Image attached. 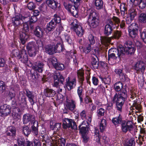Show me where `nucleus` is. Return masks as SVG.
<instances>
[{"mask_svg": "<svg viewBox=\"0 0 146 146\" xmlns=\"http://www.w3.org/2000/svg\"><path fill=\"white\" fill-rule=\"evenodd\" d=\"M125 120H122L121 116L120 114L117 117H113L112 119V123L115 126H118L119 124H121Z\"/></svg>", "mask_w": 146, "mask_h": 146, "instance_id": "24", "label": "nucleus"}, {"mask_svg": "<svg viewBox=\"0 0 146 146\" xmlns=\"http://www.w3.org/2000/svg\"><path fill=\"white\" fill-rule=\"evenodd\" d=\"M133 106L134 109H136L138 111L140 110L141 109V106L140 104H137L136 102L133 103Z\"/></svg>", "mask_w": 146, "mask_h": 146, "instance_id": "61", "label": "nucleus"}, {"mask_svg": "<svg viewBox=\"0 0 146 146\" xmlns=\"http://www.w3.org/2000/svg\"><path fill=\"white\" fill-rule=\"evenodd\" d=\"M55 94V91L51 89L46 88L44 90V94L46 97H52Z\"/></svg>", "mask_w": 146, "mask_h": 146, "instance_id": "27", "label": "nucleus"}, {"mask_svg": "<svg viewBox=\"0 0 146 146\" xmlns=\"http://www.w3.org/2000/svg\"><path fill=\"white\" fill-rule=\"evenodd\" d=\"M54 82L53 86L56 87H58L59 81L61 84H63L64 81V78L63 76L59 72L56 73L54 75Z\"/></svg>", "mask_w": 146, "mask_h": 146, "instance_id": "15", "label": "nucleus"}, {"mask_svg": "<svg viewBox=\"0 0 146 146\" xmlns=\"http://www.w3.org/2000/svg\"><path fill=\"white\" fill-rule=\"evenodd\" d=\"M54 18L52 20H53L55 24L59 23L61 21V19L59 16H58L56 14H55L54 15Z\"/></svg>", "mask_w": 146, "mask_h": 146, "instance_id": "50", "label": "nucleus"}, {"mask_svg": "<svg viewBox=\"0 0 146 146\" xmlns=\"http://www.w3.org/2000/svg\"><path fill=\"white\" fill-rule=\"evenodd\" d=\"M123 87V85L122 83L120 82H116L114 85V87L115 90L117 92H118L120 91V92L123 89H125L126 90V89L125 88H122Z\"/></svg>", "mask_w": 146, "mask_h": 146, "instance_id": "37", "label": "nucleus"}, {"mask_svg": "<svg viewBox=\"0 0 146 146\" xmlns=\"http://www.w3.org/2000/svg\"><path fill=\"white\" fill-rule=\"evenodd\" d=\"M113 25V24L111 19H109L107 21L106 25L105 26L104 31L105 35L108 36L111 34Z\"/></svg>", "mask_w": 146, "mask_h": 146, "instance_id": "14", "label": "nucleus"}, {"mask_svg": "<svg viewBox=\"0 0 146 146\" xmlns=\"http://www.w3.org/2000/svg\"><path fill=\"white\" fill-rule=\"evenodd\" d=\"M46 3L49 7L53 9H56L58 5V3L54 0H47Z\"/></svg>", "mask_w": 146, "mask_h": 146, "instance_id": "28", "label": "nucleus"}, {"mask_svg": "<svg viewBox=\"0 0 146 146\" xmlns=\"http://www.w3.org/2000/svg\"><path fill=\"white\" fill-rule=\"evenodd\" d=\"M23 123L27 124L29 122L34 121V118L32 115L29 113H27L23 115Z\"/></svg>", "mask_w": 146, "mask_h": 146, "instance_id": "23", "label": "nucleus"}, {"mask_svg": "<svg viewBox=\"0 0 146 146\" xmlns=\"http://www.w3.org/2000/svg\"><path fill=\"white\" fill-rule=\"evenodd\" d=\"M125 48L123 46L122 47V48L124 49L123 55L125 53L128 54H132L134 53L135 50V48H134V45L132 44L131 42L129 41L127 42L125 44Z\"/></svg>", "mask_w": 146, "mask_h": 146, "instance_id": "7", "label": "nucleus"}, {"mask_svg": "<svg viewBox=\"0 0 146 146\" xmlns=\"http://www.w3.org/2000/svg\"><path fill=\"white\" fill-rule=\"evenodd\" d=\"M92 49L91 45L88 44H86L85 47L83 48V50L84 52L87 54L90 52Z\"/></svg>", "mask_w": 146, "mask_h": 146, "instance_id": "39", "label": "nucleus"}, {"mask_svg": "<svg viewBox=\"0 0 146 146\" xmlns=\"http://www.w3.org/2000/svg\"><path fill=\"white\" fill-rule=\"evenodd\" d=\"M5 89V84L3 81L0 82V93L3 92Z\"/></svg>", "mask_w": 146, "mask_h": 146, "instance_id": "57", "label": "nucleus"}, {"mask_svg": "<svg viewBox=\"0 0 146 146\" xmlns=\"http://www.w3.org/2000/svg\"><path fill=\"white\" fill-rule=\"evenodd\" d=\"M27 7L28 9L30 10H32L35 8V5L32 2H29L27 5Z\"/></svg>", "mask_w": 146, "mask_h": 146, "instance_id": "54", "label": "nucleus"}, {"mask_svg": "<svg viewBox=\"0 0 146 146\" xmlns=\"http://www.w3.org/2000/svg\"><path fill=\"white\" fill-rule=\"evenodd\" d=\"M121 36V34L120 32L118 31H116L114 34L113 36L111 37H107L105 36H101L100 40L102 44H104L105 45H107V44L110 43L112 38H119Z\"/></svg>", "mask_w": 146, "mask_h": 146, "instance_id": "6", "label": "nucleus"}, {"mask_svg": "<svg viewBox=\"0 0 146 146\" xmlns=\"http://www.w3.org/2000/svg\"><path fill=\"white\" fill-rule=\"evenodd\" d=\"M80 116L82 119L85 120L87 119L86 113V111L84 110H83L81 112Z\"/></svg>", "mask_w": 146, "mask_h": 146, "instance_id": "56", "label": "nucleus"}, {"mask_svg": "<svg viewBox=\"0 0 146 146\" xmlns=\"http://www.w3.org/2000/svg\"><path fill=\"white\" fill-rule=\"evenodd\" d=\"M77 74L80 82H83L84 78V70L81 68L77 70Z\"/></svg>", "mask_w": 146, "mask_h": 146, "instance_id": "32", "label": "nucleus"}, {"mask_svg": "<svg viewBox=\"0 0 146 146\" xmlns=\"http://www.w3.org/2000/svg\"><path fill=\"white\" fill-rule=\"evenodd\" d=\"M77 20L74 19L72 22L73 25L71 27V29L75 32L76 35L79 37H81L83 35L84 31L83 28L81 26L76 24Z\"/></svg>", "mask_w": 146, "mask_h": 146, "instance_id": "4", "label": "nucleus"}, {"mask_svg": "<svg viewBox=\"0 0 146 146\" xmlns=\"http://www.w3.org/2000/svg\"><path fill=\"white\" fill-rule=\"evenodd\" d=\"M92 82L93 84L95 86H97L99 83L98 79L95 76H93L92 77Z\"/></svg>", "mask_w": 146, "mask_h": 146, "instance_id": "60", "label": "nucleus"}, {"mask_svg": "<svg viewBox=\"0 0 146 146\" xmlns=\"http://www.w3.org/2000/svg\"><path fill=\"white\" fill-rule=\"evenodd\" d=\"M119 78L122 81H125L128 79L127 76L123 73L119 76Z\"/></svg>", "mask_w": 146, "mask_h": 146, "instance_id": "62", "label": "nucleus"}, {"mask_svg": "<svg viewBox=\"0 0 146 146\" xmlns=\"http://www.w3.org/2000/svg\"><path fill=\"white\" fill-rule=\"evenodd\" d=\"M139 21L141 23H146V15L144 13L141 14L139 17Z\"/></svg>", "mask_w": 146, "mask_h": 146, "instance_id": "40", "label": "nucleus"}, {"mask_svg": "<svg viewBox=\"0 0 146 146\" xmlns=\"http://www.w3.org/2000/svg\"><path fill=\"white\" fill-rule=\"evenodd\" d=\"M145 68V64L142 61H138L134 66V68L136 70L143 73L144 72Z\"/></svg>", "mask_w": 146, "mask_h": 146, "instance_id": "16", "label": "nucleus"}, {"mask_svg": "<svg viewBox=\"0 0 146 146\" xmlns=\"http://www.w3.org/2000/svg\"><path fill=\"white\" fill-rule=\"evenodd\" d=\"M29 56L31 57L34 56H35L36 53V48H33L28 51Z\"/></svg>", "mask_w": 146, "mask_h": 146, "instance_id": "48", "label": "nucleus"}, {"mask_svg": "<svg viewBox=\"0 0 146 146\" xmlns=\"http://www.w3.org/2000/svg\"><path fill=\"white\" fill-rule=\"evenodd\" d=\"M12 54L15 57H18L19 55H20L19 50L17 48L13 50L12 52Z\"/></svg>", "mask_w": 146, "mask_h": 146, "instance_id": "59", "label": "nucleus"}, {"mask_svg": "<svg viewBox=\"0 0 146 146\" xmlns=\"http://www.w3.org/2000/svg\"><path fill=\"white\" fill-rule=\"evenodd\" d=\"M26 47L28 51L33 49V48H36L35 43L33 42H29L27 44Z\"/></svg>", "mask_w": 146, "mask_h": 146, "instance_id": "47", "label": "nucleus"}, {"mask_svg": "<svg viewBox=\"0 0 146 146\" xmlns=\"http://www.w3.org/2000/svg\"><path fill=\"white\" fill-rule=\"evenodd\" d=\"M63 126L64 129L71 127L72 128H76V125L75 122L71 119L64 118L63 119Z\"/></svg>", "mask_w": 146, "mask_h": 146, "instance_id": "11", "label": "nucleus"}, {"mask_svg": "<svg viewBox=\"0 0 146 146\" xmlns=\"http://www.w3.org/2000/svg\"><path fill=\"white\" fill-rule=\"evenodd\" d=\"M50 61L51 62L54 67L55 66H56L58 63L57 62V59L55 57H53L50 58Z\"/></svg>", "mask_w": 146, "mask_h": 146, "instance_id": "55", "label": "nucleus"}, {"mask_svg": "<svg viewBox=\"0 0 146 146\" xmlns=\"http://www.w3.org/2000/svg\"><path fill=\"white\" fill-rule=\"evenodd\" d=\"M11 106L7 104H4L0 106V115L2 116H7L11 113Z\"/></svg>", "mask_w": 146, "mask_h": 146, "instance_id": "12", "label": "nucleus"}, {"mask_svg": "<svg viewBox=\"0 0 146 146\" xmlns=\"http://www.w3.org/2000/svg\"><path fill=\"white\" fill-rule=\"evenodd\" d=\"M138 29V25L135 23H132L129 26L128 32L130 36L132 38L134 39L138 38L137 34Z\"/></svg>", "mask_w": 146, "mask_h": 146, "instance_id": "5", "label": "nucleus"}, {"mask_svg": "<svg viewBox=\"0 0 146 146\" xmlns=\"http://www.w3.org/2000/svg\"><path fill=\"white\" fill-rule=\"evenodd\" d=\"M46 52L48 54L52 55L54 53L55 50L54 47L51 44H48L45 47Z\"/></svg>", "mask_w": 146, "mask_h": 146, "instance_id": "34", "label": "nucleus"}, {"mask_svg": "<svg viewBox=\"0 0 146 146\" xmlns=\"http://www.w3.org/2000/svg\"><path fill=\"white\" fill-rule=\"evenodd\" d=\"M23 17L21 15H19L12 18V23L15 26H17L20 25L22 22Z\"/></svg>", "mask_w": 146, "mask_h": 146, "instance_id": "21", "label": "nucleus"}, {"mask_svg": "<svg viewBox=\"0 0 146 146\" xmlns=\"http://www.w3.org/2000/svg\"><path fill=\"white\" fill-rule=\"evenodd\" d=\"M129 13L130 17L132 19H134L137 15V13L136 9L133 8H132L129 9Z\"/></svg>", "mask_w": 146, "mask_h": 146, "instance_id": "38", "label": "nucleus"}, {"mask_svg": "<svg viewBox=\"0 0 146 146\" xmlns=\"http://www.w3.org/2000/svg\"><path fill=\"white\" fill-rule=\"evenodd\" d=\"M120 8L122 15L124 16L125 11L126 10V8L125 7V4L123 3H121Z\"/></svg>", "mask_w": 146, "mask_h": 146, "instance_id": "42", "label": "nucleus"}, {"mask_svg": "<svg viewBox=\"0 0 146 146\" xmlns=\"http://www.w3.org/2000/svg\"><path fill=\"white\" fill-rule=\"evenodd\" d=\"M86 121H84L79 126L80 132L81 133L82 135L87 134L88 133V125H86Z\"/></svg>", "mask_w": 146, "mask_h": 146, "instance_id": "20", "label": "nucleus"}, {"mask_svg": "<svg viewBox=\"0 0 146 146\" xmlns=\"http://www.w3.org/2000/svg\"><path fill=\"white\" fill-rule=\"evenodd\" d=\"M130 1L132 5H136L138 4L139 7L141 9H144L146 6V0H140L139 3L137 0H130Z\"/></svg>", "mask_w": 146, "mask_h": 146, "instance_id": "19", "label": "nucleus"}, {"mask_svg": "<svg viewBox=\"0 0 146 146\" xmlns=\"http://www.w3.org/2000/svg\"><path fill=\"white\" fill-rule=\"evenodd\" d=\"M102 81L105 84L109 85L111 83V79L110 77H108L106 78H102Z\"/></svg>", "mask_w": 146, "mask_h": 146, "instance_id": "51", "label": "nucleus"}, {"mask_svg": "<svg viewBox=\"0 0 146 146\" xmlns=\"http://www.w3.org/2000/svg\"><path fill=\"white\" fill-rule=\"evenodd\" d=\"M54 68L58 70H62L64 69V66L63 64L58 63L56 66H55Z\"/></svg>", "mask_w": 146, "mask_h": 146, "instance_id": "49", "label": "nucleus"}, {"mask_svg": "<svg viewBox=\"0 0 146 146\" xmlns=\"http://www.w3.org/2000/svg\"><path fill=\"white\" fill-rule=\"evenodd\" d=\"M18 143L19 146H24L25 139L24 138L19 137L18 139Z\"/></svg>", "mask_w": 146, "mask_h": 146, "instance_id": "46", "label": "nucleus"}, {"mask_svg": "<svg viewBox=\"0 0 146 146\" xmlns=\"http://www.w3.org/2000/svg\"><path fill=\"white\" fill-rule=\"evenodd\" d=\"M92 101L90 99V98L88 96H86L84 99V102L85 103L88 104L91 103Z\"/></svg>", "mask_w": 146, "mask_h": 146, "instance_id": "64", "label": "nucleus"}, {"mask_svg": "<svg viewBox=\"0 0 146 146\" xmlns=\"http://www.w3.org/2000/svg\"><path fill=\"white\" fill-rule=\"evenodd\" d=\"M94 136L96 138V141H97L99 142L100 141V135L99 134V130L95 128L94 131Z\"/></svg>", "mask_w": 146, "mask_h": 146, "instance_id": "43", "label": "nucleus"}, {"mask_svg": "<svg viewBox=\"0 0 146 146\" xmlns=\"http://www.w3.org/2000/svg\"><path fill=\"white\" fill-rule=\"evenodd\" d=\"M127 97L126 90L123 89L118 94L116 93L112 100V102L116 103L117 110L121 111L122 107Z\"/></svg>", "mask_w": 146, "mask_h": 146, "instance_id": "1", "label": "nucleus"}, {"mask_svg": "<svg viewBox=\"0 0 146 146\" xmlns=\"http://www.w3.org/2000/svg\"><path fill=\"white\" fill-rule=\"evenodd\" d=\"M56 25V24L53 20L51 21L46 25V29L47 31L49 32L54 30L55 28Z\"/></svg>", "mask_w": 146, "mask_h": 146, "instance_id": "30", "label": "nucleus"}, {"mask_svg": "<svg viewBox=\"0 0 146 146\" xmlns=\"http://www.w3.org/2000/svg\"><path fill=\"white\" fill-rule=\"evenodd\" d=\"M9 131L11 133L12 136L14 137L16 135V130L15 128L13 127L10 126L9 127Z\"/></svg>", "mask_w": 146, "mask_h": 146, "instance_id": "53", "label": "nucleus"}, {"mask_svg": "<svg viewBox=\"0 0 146 146\" xmlns=\"http://www.w3.org/2000/svg\"><path fill=\"white\" fill-rule=\"evenodd\" d=\"M55 42L56 44L54 47L55 50L54 53L60 52L62 51L64 48L63 42L61 38L60 37H56L54 39Z\"/></svg>", "mask_w": 146, "mask_h": 146, "instance_id": "10", "label": "nucleus"}, {"mask_svg": "<svg viewBox=\"0 0 146 146\" xmlns=\"http://www.w3.org/2000/svg\"><path fill=\"white\" fill-rule=\"evenodd\" d=\"M43 67L44 64L43 63L40 62H38L36 63L35 65L33 66L32 68L39 72H42Z\"/></svg>", "mask_w": 146, "mask_h": 146, "instance_id": "25", "label": "nucleus"}, {"mask_svg": "<svg viewBox=\"0 0 146 146\" xmlns=\"http://www.w3.org/2000/svg\"><path fill=\"white\" fill-rule=\"evenodd\" d=\"M93 3L97 10H100L103 8L104 1L102 0H94Z\"/></svg>", "mask_w": 146, "mask_h": 146, "instance_id": "26", "label": "nucleus"}, {"mask_svg": "<svg viewBox=\"0 0 146 146\" xmlns=\"http://www.w3.org/2000/svg\"><path fill=\"white\" fill-rule=\"evenodd\" d=\"M76 80L75 77L71 76L67 78L66 80V85L68 90H70L74 88L76 84Z\"/></svg>", "mask_w": 146, "mask_h": 146, "instance_id": "8", "label": "nucleus"}, {"mask_svg": "<svg viewBox=\"0 0 146 146\" xmlns=\"http://www.w3.org/2000/svg\"><path fill=\"white\" fill-rule=\"evenodd\" d=\"M105 110L102 108H100L97 110V115L98 117H101L104 116L105 112Z\"/></svg>", "mask_w": 146, "mask_h": 146, "instance_id": "44", "label": "nucleus"}, {"mask_svg": "<svg viewBox=\"0 0 146 146\" xmlns=\"http://www.w3.org/2000/svg\"><path fill=\"white\" fill-rule=\"evenodd\" d=\"M121 130L122 132L126 133L128 130L131 131L133 128V126L131 124H129V122L125 121L121 124Z\"/></svg>", "mask_w": 146, "mask_h": 146, "instance_id": "17", "label": "nucleus"}, {"mask_svg": "<svg viewBox=\"0 0 146 146\" xmlns=\"http://www.w3.org/2000/svg\"><path fill=\"white\" fill-rule=\"evenodd\" d=\"M88 12L90 13L87 20L88 25L91 28L96 27L98 25L99 22L96 13L93 11H91L90 10H89Z\"/></svg>", "mask_w": 146, "mask_h": 146, "instance_id": "3", "label": "nucleus"}, {"mask_svg": "<svg viewBox=\"0 0 146 146\" xmlns=\"http://www.w3.org/2000/svg\"><path fill=\"white\" fill-rule=\"evenodd\" d=\"M38 122L35 121L33 122V125L32 126L33 132L35 135H37L38 134Z\"/></svg>", "mask_w": 146, "mask_h": 146, "instance_id": "36", "label": "nucleus"}, {"mask_svg": "<svg viewBox=\"0 0 146 146\" xmlns=\"http://www.w3.org/2000/svg\"><path fill=\"white\" fill-rule=\"evenodd\" d=\"M134 41L135 46L137 47L138 48H139L141 47L142 44L141 42L138 40V38L137 39H134Z\"/></svg>", "mask_w": 146, "mask_h": 146, "instance_id": "58", "label": "nucleus"}, {"mask_svg": "<svg viewBox=\"0 0 146 146\" xmlns=\"http://www.w3.org/2000/svg\"><path fill=\"white\" fill-rule=\"evenodd\" d=\"M82 137L85 143H86L88 141L89 137L87 135V134H83L82 135Z\"/></svg>", "mask_w": 146, "mask_h": 146, "instance_id": "63", "label": "nucleus"}, {"mask_svg": "<svg viewBox=\"0 0 146 146\" xmlns=\"http://www.w3.org/2000/svg\"><path fill=\"white\" fill-rule=\"evenodd\" d=\"M88 40L91 45H93L95 43L94 36L92 35H90L88 37Z\"/></svg>", "mask_w": 146, "mask_h": 146, "instance_id": "52", "label": "nucleus"}, {"mask_svg": "<svg viewBox=\"0 0 146 146\" xmlns=\"http://www.w3.org/2000/svg\"><path fill=\"white\" fill-rule=\"evenodd\" d=\"M76 102L75 100L71 98H67L64 103L66 108L68 110L72 111L76 108Z\"/></svg>", "mask_w": 146, "mask_h": 146, "instance_id": "13", "label": "nucleus"}, {"mask_svg": "<svg viewBox=\"0 0 146 146\" xmlns=\"http://www.w3.org/2000/svg\"><path fill=\"white\" fill-rule=\"evenodd\" d=\"M64 6L65 8L74 17H78V8L74 5H72L69 4L64 3Z\"/></svg>", "mask_w": 146, "mask_h": 146, "instance_id": "9", "label": "nucleus"}, {"mask_svg": "<svg viewBox=\"0 0 146 146\" xmlns=\"http://www.w3.org/2000/svg\"><path fill=\"white\" fill-rule=\"evenodd\" d=\"M34 33L36 36L39 38L42 37L44 34V30L39 26L36 27Z\"/></svg>", "mask_w": 146, "mask_h": 146, "instance_id": "22", "label": "nucleus"}, {"mask_svg": "<svg viewBox=\"0 0 146 146\" xmlns=\"http://www.w3.org/2000/svg\"><path fill=\"white\" fill-rule=\"evenodd\" d=\"M80 85L77 88V92L78 95L80 98V101L81 102L82 101V96L83 91V82H80Z\"/></svg>", "mask_w": 146, "mask_h": 146, "instance_id": "33", "label": "nucleus"}, {"mask_svg": "<svg viewBox=\"0 0 146 146\" xmlns=\"http://www.w3.org/2000/svg\"><path fill=\"white\" fill-rule=\"evenodd\" d=\"M18 58L22 62L24 63L27 62L28 60V56L25 49L22 50L21 53L18 56Z\"/></svg>", "mask_w": 146, "mask_h": 146, "instance_id": "18", "label": "nucleus"}, {"mask_svg": "<svg viewBox=\"0 0 146 146\" xmlns=\"http://www.w3.org/2000/svg\"><path fill=\"white\" fill-rule=\"evenodd\" d=\"M92 64L95 69L97 68L99 66L98 62L96 60V59L94 58H92Z\"/></svg>", "mask_w": 146, "mask_h": 146, "instance_id": "45", "label": "nucleus"}, {"mask_svg": "<svg viewBox=\"0 0 146 146\" xmlns=\"http://www.w3.org/2000/svg\"><path fill=\"white\" fill-rule=\"evenodd\" d=\"M122 46L120 45L117 48H111L108 51V60L110 58L116 59L117 57L120 58L123 55L124 49L122 48Z\"/></svg>", "mask_w": 146, "mask_h": 146, "instance_id": "2", "label": "nucleus"}, {"mask_svg": "<svg viewBox=\"0 0 146 146\" xmlns=\"http://www.w3.org/2000/svg\"><path fill=\"white\" fill-rule=\"evenodd\" d=\"M106 126V121L104 119H102L100 125V128L101 132H103L105 131Z\"/></svg>", "mask_w": 146, "mask_h": 146, "instance_id": "35", "label": "nucleus"}, {"mask_svg": "<svg viewBox=\"0 0 146 146\" xmlns=\"http://www.w3.org/2000/svg\"><path fill=\"white\" fill-rule=\"evenodd\" d=\"M23 132L26 136H28L30 133L31 130L27 126H25L23 128Z\"/></svg>", "mask_w": 146, "mask_h": 146, "instance_id": "41", "label": "nucleus"}, {"mask_svg": "<svg viewBox=\"0 0 146 146\" xmlns=\"http://www.w3.org/2000/svg\"><path fill=\"white\" fill-rule=\"evenodd\" d=\"M20 39L21 42L22 44H24L26 42L29 36L26 33L22 32H20Z\"/></svg>", "mask_w": 146, "mask_h": 146, "instance_id": "31", "label": "nucleus"}, {"mask_svg": "<svg viewBox=\"0 0 146 146\" xmlns=\"http://www.w3.org/2000/svg\"><path fill=\"white\" fill-rule=\"evenodd\" d=\"M12 116L14 118H19L21 114L20 110L18 108H14L12 110Z\"/></svg>", "mask_w": 146, "mask_h": 146, "instance_id": "29", "label": "nucleus"}]
</instances>
